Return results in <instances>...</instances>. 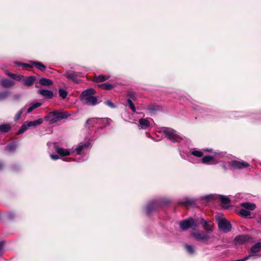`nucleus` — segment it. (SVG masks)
I'll return each mask as SVG.
<instances>
[{"label": "nucleus", "instance_id": "9", "mask_svg": "<svg viewBox=\"0 0 261 261\" xmlns=\"http://www.w3.org/2000/svg\"><path fill=\"white\" fill-rule=\"evenodd\" d=\"M90 144V143L89 141L84 143H80L75 149L73 148H71L72 153H74L75 155L85 153V151L89 147Z\"/></svg>", "mask_w": 261, "mask_h": 261}, {"label": "nucleus", "instance_id": "19", "mask_svg": "<svg viewBox=\"0 0 261 261\" xmlns=\"http://www.w3.org/2000/svg\"><path fill=\"white\" fill-rule=\"evenodd\" d=\"M195 202V200L193 198L185 197L179 201V203L185 205H192Z\"/></svg>", "mask_w": 261, "mask_h": 261}, {"label": "nucleus", "instance_id": "14", "mask_svg": "<svg viewBox=\"0 0 261 261\" xmlns=\"http://www.w3.org/2000/svg\"><path fill=\"white\" fill-rule=\"evenodd\" d=\"M56 151L61 156H65L70 154L72 153L71 149H65L55 145Z\"/></svg>", "mask_w": 261, "mask_h": 261}, {"label": "nucleus", "instance_id": "34", "mask_svg": "<svg viewBox=\"0 0 261 261\" xmlns=\"http://www.w3.org/2000/svg\"><path fill=\"white\" fill-rule=\"evenodd\" d=\"M185 248L190 254H193L195 252L194 248L192 245H186Z\"/></svg>", "mask_w": 261, "mask_h": 261}, {"label": "nucleus", "instance_id": "48", "mask_svg": "<svg viewBox=\"0 0 261 261\" xmlns=\"http://www.w3.org/2000/svg\"><path fill=\"white\" fill-rule=\"evenodd\" d=\"M3 167V164L0 163V170Z\"/></svg>", "mask_w": 261, "mask_h": 261}, {"label": "nucleus", "instance_id": "23", "mask_svg": "<svg viewBox=\"0 0 261 261\" xmlns=\"http://www.w3.org/2000/svg\"><path fill=\"white\" fill-rule=\"evenodd\" d=\"M38 93L46 98H50L53 96V92L48 90L40 89L38 90Z\"/></svg>", "mask_w": 261, "mask_h": 261}, {"label": "nucleus", "instance_id": "42", "mask_svg": "<svg viewBox=\"0 0 261 261\" xmlns=\"http://www.w3.org/2000/svg\"><path fill=\"white\" fill-rule=\"evenodd\" d=\"M50 158L54 160H57L59 158L57 154H50Z\"/></svg>", "mask_w": 261, "mask_h": 261}, {"label": "nucleus", "instance_id": "44", "mask_svg": "<svg viewBox=\"0 0 261 261\" xmlns=\"http://www.w3.org/2000/svg\"><path fill=\"white\" fill-rule=\"evenodd\" d=\"M20 96H21L20 94H15V95H13V99L14 100H18L20 98Z\"/></svg>", "mask_w": 261, "mask_h": 261}, {"label": "nucleus", "instance_id": "5", "mask_svg": "<svg viewBox=\"0 0 261 261\" xmlns=\"http://www.w3.org/2000/svg\"><path fill=\"white\" fill-rule=\"evenodd\" d=\"M163 132L165 136L173 142H179V140L181 139L175 130L170 128H164Z\"/></svg>", "mask_w": 261, "mask_h": 261}, {"label": "nucleus", "instance_id": "12", "mask_svg": "<svg viewBox=\"0 0 261 261\" xmlns=\"http://www.w3.org/2000/svg\"><path fill=\"white\" fill-rule=\"evenodd\" d=\"M221 153H222L219 152H215L213 156H204L201 160L202 162L206 164H215L218 162V161L215 158L217 155H220Z\"/></svg>", "mask_w": 261, "mask_h": 261}, {"label": "nucleus", "instance_id": "29", "mask_svg": "<svg viewBox=\"0 0 261 261\" xmlns=\"http://www.w3.org/2000/svg\"><path fill=\"white\" fill-rule=\"evenodd\" d=\"M31 63L33 64V65L38 69L41 70V71H44L46 67L45 65L42 64L41 63L39 62H31Z\"/></svg>", "mask_w": 261, "mask_h": 261}, {"label": "nucleus", "instance_id": "7", "mask_svg": "<svg viewBox=\"0 0 261 261\" xmlns=\"http://www.w3.org/2000/svg\"><path fill=\"white\" fill-rule=\"evenodd\" d=\"M240 205L244 208H241L239 212V214L244 217H248L250 215V211L254 210L256 206L254 204L249 202H243L240 204Z\"/></svg>", "mask_w": 261, "mask_h": 261}, {"label": "nucleus", "instance_id": "20", "mask_svg": "<svg viewBox=\"0 0 261 261\" xmlns=\"http://www.w3.org/2000/svg\"><path fill=\"white\" fill-rule=\"evenodd\" d=\"M150 126V122L146 119H140L139 121L138 126L140 129H146Z\"/></svg>", "mask_w": 261, "mask_h": 261}, {"label": "nucleus", "instance_id": "31", "mask_svg": "<svg viewBox=\"0 0 261 261\" xmlns=\"http://www.w3.org/2000/svg\"><path fill=\"white\" fill-rule=\"evenodd\" d=\"M10 129V126L9 124H4L0 125V131L2 133L8 132Z\"/></svg>", "mask_w": 261, "mask_h": 261}, {"label": "nucleus", "instance_id": "2", "mask_svg": "<svg viewBox=\"0 0 261 261\" xmlns=\"http://www.w3.org/2000/svg\"><path fill=\"white\" fill-rule=\"evenodd\" d=\"M69 114L65 112H59L55 110L51 112L48 115L45 116V120L48 121L49 124H53L58 122L59 120L67 118Z\"/></svg>", "mask_w": 261, "mask_h": 261}, {"label": "nucleus", "instance_id": "26", "mask_svg": "<svg viewBox=\"0 0 261 261\" xmlns=\"http://www.w3.org/2000/svg\"><path fill=\"white\" fill-rule=\"evenodd\" d=\"M115 85H112L111 84L108 83H103L100 85H98V87L102 88V89L109 90L115 87Z\"/></svg>", "mask_w": 261, "mask_h": 261}, {"label": "nucleus", "instance_id": "37", "mask_svg": "<svg viewBox=\"0 0 261 261\" xmlns=\"http://www.w3.org/2000/svg\"><path fill=\"white\" fill-rule=\"evenodd\" d=\"M59 95L63 98H65L67 95V92L66 91L63 89H60L59 90Z\"/></svg>", "mask_w": 261, "mask_h": 261}, {"label": "nucleus", "instance_id": "4", "mask_svg": "<svg viewBox=\"0 0 261 261\" xmlns=\"http://www.w3.org/2000/svg\"><path fill=\"white\" fill-rule=\"evenodd\" d=\"M43 122L42 118H39L34 121H27L20 127L19 130L16 133L17 135H20L24 133L30 127H36Z\"/></svg>", "mask_w": 261, "mask_h": 261}, {"label": "nucleus", "instance_id": "3", "mask_svg": "<svg viewBox=\"0 0 261 261\" xmlns=\"http://www.w3.org/2000/svg\"><path fill=\"white\" fill-rule=\"evenodd\" d=\"M227 167L224 166V168H229L231 170L242 169L250 167V165L244 161L232 160L227 162Z\"/></svg>", "mask_w": 261, "mask_h": 261}, {"label": "nucleus", "instance_id": "25", "mask_svg": "<svg viewBox=\"0 0 261 261\" xmlns=\"http://www.w3.org/2000/svg\"><path fill=\"white\" fill-rule=\"evenodd\" d=\"M96 120L97 123L103 124L105 126L110 125L112 121V120L108 118H98L96 119Z\"/></svg>", "mask_w": 261, "mask_h": 261}, {"label": "nucleus", "instance_id": "28", "mask_svg": "<svg viewBox=\"0 0 261 261\" xmlns=\"http://www.w3.org/2000/svg\"><path fill=\"white\" fill-rule=\"evenodd\" d=\"M41 106V103H40V102H34V103H31L30 105V107L28 108V109L27 110V113H31L34 109L39 107Z\"/></svg>", "mask_w": 261, "mask_h": 261}, {"label": "nucleus", "instance_id": "10", "mask_svg": "<svg viewBox=\"0 0 261 261\" xmlns=\"http://www.w3.org/2000/svg\"><path fill=\"white\" fill-rule=\"evenodd\" d=\"M179 225L182 230H185L190 227H196L197 226V222L193 219L191 218L180 222Z\"/></svg>", "mask_w": 261, "mask_h": 261}, {"label": "nucleus", "instance_id": "15", "mask_svg": "<svg viewBox=\"0 0 261 261\" xmlns=\"http://www.w3.org/2000/svg\"><path fill=\"white\" fill-rule=\"evenodd\" d=\"M159 203L156 201L152 200L150 201L146 207V212L147 214H150L159 206Z\"/></svg>", "mask_w": 261, "mask_h": 261}, {"label": "nucleus", "instance_id": "11", "mask_svg": "<svg viewBox=\"0 0 261 261\" xmlns=\"http://www.w3.org/2000/svg\"><path fill=\"white\" fill-rule=\"evenodd\" d=\"M219 228L224 232H228L231 230L230 223L224 218H220L218 220Z\"/></svg>", "mask_w": 261, "mask_h": 261}, {"label": "nucleus", "instance_id": "13", "mask_svg": "<svg viewBox=\"0 0 261 261\" xmlns=\"http://www.w3.org/2000/svg\"><path fill=\"white\" fill-rule=\"evenodd\" d=\"M192 155L196 157L201 158L203 156V153L200 150L195 148L191 149L190 152L187 154V159L192 163H195L196 162L193 160Z\"/></svg>", "mask_w": 261, "mask_h": 261}, {"label": "nucleus", "instance_id": "21", "mask_svg": "<svg viewBox=\"0 0 261 261\" xmlns=\"http://www.w3.org/2000/svg\"><path fill=\"white\" fill-rule=\"evenodd\" d=\"M0 84L5 88H10L14 85L15 82L8 79H4L0 81Z\"/></svg>", "mask_w": 261, "mask_h": 261}, {"label": "nucleus", "instance_id": "46", "mask_svg": "<svg viewBox=\"0 0 261 261\" xmlns=\"http://www.w3.org/2000/svg\"><path fill=\"white\" fill-rule=\"evenodd\" d=\"M257 221L258 223L261 224V216L257 218Z\"/></svg>", "mask_w": 261, "mask_h": 261}, {"label": "nucleus", "instance_id": "43", "mask_svg": "<svg viewBox=\"0 0 261 261\" xmlns=\"http://www.w3.org/2000/svg\"><path fill=\"white\" fill-rule=\"evenodd\" d=\"M212 196H213V195H206V196H204L202 198L203 199L206 200V201H208V200H210V199L211 198H212Z\"/></svg>", "mask_w": 261, "mask_h": 261}, {"label": "nucleus", "instance_id": "47", "mask_svg": "<svg viewBox=\"0 0 261 261\" xmlns=\"http://www.w3.org/2000/svg\"><path fill=\"white\" fill-rule=\"evenodd\" d=\"M87 158H86L85 159H83V160H79V162H83V161H84L85 160H87Z\"/></svg>", "mask_w": 261, "mask_h": 261}, {"label": "nucleus", "instance_id": "41", "mask_svg": "<svg viewBox=\"0 0 261 261\" xmlns=\"http://www.w3.org/2000/svg\"><path fill=\"white\" fill-rule=\"evenodd\" d=\"M4 243H0V255H1L4 252Z\"/></svg>", "mask_w": 261, "mask_h": 261}, {"label": "nucleus", "instance_id": "22", "mask_svg": "<svg viewBox=\"0 0 261 261\" xmlns=\"http://www.w3.org/2000/svg\"><path fill=\"white\" fill-rule=\"evenodd\" d=\"M220 201L223 207L227 208L230 205V200L228 197L220 195L219 196Z\"/></svg>", "mask_w": 261, "mask_h": 261}, {"label": "nucleus", "instance_id": "8", "mask_svg": "<svg viewBox=\"0 0 261 261\" xmlns=\"http://www.w3.org/2000/svg\"><path fill=\"white\" fill-rule=\"evenodd\" d=\"M192 235L196 240L203 242L208 241L210 238L209 234L205 232L201 231L195 228H193L192 231Z\"/></svg>", "mask_w": 261, "mask_h": 261}, {"label": "nucleus", "instance_id": "40", "mask_svg": "<svg viewBox=\"0 0 261 261\" xmlns=\"http://www.w3.org/2000/svg\"><path fill=\"white\" fill-rule=\"evenodd\" d=\"M105 103L108 107L111 108H114L116 107L115 105L110 100H107L105 102Z\"/></svg>", "mask_w": 261, "mask_h": 261}, {"label": "nucleus", "instance_id": "16", "mask_svg": "<svg viewBox=\"0 0 261 261\" xmlns=\"http://www.w3.org/2000/svg\"><path fill=\"white\" fill-rule=\"evenodd\" d=\"M201 224L207 234H209L210 232H212L213 226L210 222L202 219L201 220Z\"/></svg>", "mask_w": 261, "mask_h": 261}, {"label": "nucleus", "instance_id": "35", "mask_svg": "<svg viewBox=\"0 0 261 261\" xmlns=\"http://www.w3.org/2000/svg\"><path fill=\"white\" fill-rule=\"evenodd\" d=\"M9 94V92L6 91L0 92V100H4L7 98Z\"/></svg>", "mask_w": 261, "mask_h": 261}, {"label": "nucleus", "instance_id": "49", "mask_svg": "<svg viewBox=\"0 0 261 261\" xmlns=\"http://www.w3.org/2000/svg\"><path fill=\"white\" fill-rule=\"evenodd\" d=\"M194 109H195V110H197V111H198V110H199V109H198V108H194Z\"/></svg>", "mask_w": 261, "mask_h": 261}, {"label": "nucleus", "instance_id": "38", "mask_svg": "<svg viewBox=\"0 0 261 261\" xmlns=\"http://www.w3.org/2000/svg\"><path fill=\"white\" fill-rule=\"evenodd\" d=\"M25 109V107L22 108L20 110H19L17 113V114H16V115L14 117L15 120H17L20 118L21 115L22 114V112H23V111Z\"/></svg>", "mask_w": 261, "mask_h": 261}, {"label": "nucleus", "instance_id": "24", "mask_svg": "<svg viewBox=\"0 0 261 261\" xmlns=\"http://www.w3.org/2000/svg\"><path fill=\"white\" fill-rule=\"evenodd\" d=\"M35 80L36 77L34 76H30L26 79L23 80V82L24 85L27 86H31L34 84Z\"/></svg>", "mask_w": 261, "mask_h": 261}, {"label": "nucleus", "instance_id": "32", "mask_svg": "<svg viewBox=\"0 0 261 261\" xmlns=\"http://www.w3.org/2000/svg\"><path fill=\"white\" fill-rule=\"evenodd\" d=\"M109 76H107L103 75H99L97 76L95 78V80L96 82H101L109 79Z\"/></svg>", "mask_w": 261, "mask_h": 261}, {"label": "nucleus", "instance_id": "17", "mask_svg": "<svg viewBox=\"0 0 261 261\" xmlns=\"http://www.w3.org/2000/svg\"><path fill=\"white\" fill-rule=\"evenodd\" d=\"M249 237L246 235L238 236L234 239V242L236 244H243L249 240Z\"/></svg>", "mask_w": 261, "mask_h": 261}, {"label": "nucleus", "instance_id": "1", "mask_svg": "<svg viewBox=\"0 0 261 261\" xmlns=\"http://www.w3.org/2000/svg\"><path fill=\"white\" fill-rule=\"evenodd\" d=\"M95 93L96 92L94 89H87L82 92L80 95V99L84 105L95 106L99 103L97 97L93 96Z\"/></svg>", "mask_w": 261, "mask_h": 261}, {"label": "nucleus", "instance_id": "6", "mask_svg": "<svg viewBox=\"0 0 261 261\" xmlns=\"http://www.w3.org/2000/svg\"><path fill=\"white\" fill-rule=\"evenodd\" d=\"M261 250V243L258 242L255 244L250 249V254L242 259H240L235 261H245L251 257H255V258L260 256L258 253Z\"/></svg>", "mask_w": 261, "mask_h": 261}, {"label": "nucleus", "instance_id": "39", "mask_svg": "<svg viewBox=\"0 0 261 261\" xmlns=\"http://www.w3.org/2000/svg\"><path fill=\"white\" fill-rule=\"evenodd\" d=\"M15 64L18 66H21L24 67H33L32 65H30L29 64H26V63H19V62H16Z\"/></svg>", "mask_w": 261, "mask_h": 261}, {"label": "nucleus", "instance_id": "45", "mask_svg": "<svg viewBox=\"0 0 261 261\" xmlns=\"http://www.w3.org/2000/svg\"><path fill=\"white\" fill-rule=\"evenodd\" d=\"M92 120H94V119H88L87 120V121H86V124H88L89 123V122H90V121H92Z\"/></svg>", "mask_w": 261, "mask_h": 261}, {"label": "nucleus", "instance_id": "33", "mask_svg": "<svg viewBox=\"0 0 261 261\" xmlns=\"http://www.w3.org/2000/svg\"><path fill=\"white\" fill-rule=\"evenodd\" d=\"M6 74L8 75L10 77H12L13 79L16 80V81H20L21 80L22 77H23L21 75H18L17 74H13V73H6Z\"/></svg>", "mask_w": 261, "mask_h": 261}, {"label": "nucleus", "instance_id": "30", "mask_svg": "<svg viewBox=\"0 0 261 261\" xmlns=\"http://www.w3.org/2000/svg\"><path fill=\"white\" fill-rule=\"evenodd\" d=\"M16 147L17 146L15 143L11 142L6 147L5 149L8 151H12L16 149Z\"/></svg>", "mask_w": 261, "mask_h": 261}, {"label": "nucleus", "instance_id": "36", "mask_svg": "<svg viewBox=\"0 0 261 261\" xmlns=\"http://www.w3.org/2000/svg\"><path fill=\"white\" fill-rule=\"evenodd\" d=\"M127 105H128L129 107L132 110V111L133 112H135V111H136V108H135V106L134 105L133 101L130 99H128L127 100Z\"/></svg>", "mask_w": 261, "mask_h": 261}, {"label": "nucleus", "instance_id": "27", "mask_svg": "<svg viewBox=\"0 0 261 261\" xmlns=\"http://www.w3.org/2000/svg\"><path fill=\"white\" fill-rule=\"evenodd\" d=\"M39 83L43 86H50L53 84L51 80L46 78H41L39 80Z\"/></svg>", "mask_w": 261, "mask_h": 261}, {"label": "nucleus", "instance_id": "18", "mask_svg": "<svg viewBox=\"0 0 261 261\" xmlns=\"http://www.w3.org/2000/svg\"><path fill=\"white\" fill-rule=\"evenodd\" d=\"M65 76L68 79L71 80L74 83H78L79 78L77 76V74L74 71H69L67 72Z\"/></svg>", "mask_w": 261, "mask_h": 261}]
</instances>
